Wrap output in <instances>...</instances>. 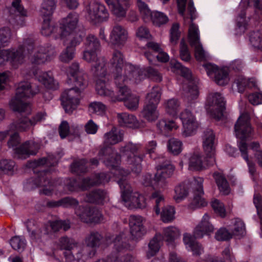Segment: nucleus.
<instances>
[{
  "instance_id": "obj_25",
  "label": "nucleus",
  "mask_w": 262,
  "mask_h": 262,
  "mask_svg": "<svg viewBox=\"0 0 262 262\" xmlns=\"http://www.w3.org/2000/svg\"><path fill=\"white\" fill-rule=\"evenodd\" d=\"M26 47L24 46V42L20 45L18 49H11L7 50L8 61L10 62L12 66L14 68H17L25 61V54Z\"/></svg>"
},
{
  "instance_id": "obj_21",
  "label": "nucleus",
  "mask_w": 262,
  "mask_h": 262,
  "mask_svg": "<svg viewBox=\"0 0 262 262\" xmlns=\"http://www.w3.org/2000/svg\"><path fill=\"white\" fill-rule=\"evenodd\" d=\"M148 50L145 52L144 55L148 60L149 63H151L155 58L158 61L165 62L168 61L169 56L162 51L159 45L154 42H149L146 45Z\"/></svg>"
},
{
  "instance_id": "obj_45",
  "label": "nucleus",
  "mask_w": 262,
  "mask_h": 262,
  "mask_svg": "<svg viewBox=\"0 0 262 262\" xmlns=\"http://www.w3.org/2000/svg\"><path fill=\"white\" fill-rule=\"evenodd\" d=\"M161 89L158 86H154L146 97L145 103L157 106L161 98Z\"/></svg>"
},
{
  "instance_id": "obj_11",
  "label": "nucleus",
  "mask_w": 262,
  "mask_h": 262,
  "mask_svg": "<svg viewBox=\"0 0 262 262\" xmlns=\"http://www.w3.org/2000/svg\"><path fill=\"white\" fill-rule=\"evenodd\" d=\"M120 186L122 198L124 202L130 203L133 206L139 208H144L146 207V202L144 196L137 192H133L132 187L125 178H120L118 181Z\"/></svg>"
},
{
  "instance_id": "obj_58",
  "label": "nucleus",
  "mask_w": 262,
  "mask_h": 262,
  "mask_svg": "<svg viewBox=\"0 0 262 262\" xmlns=\"http://www.w3.org/2000/svg\"><path fill=\"white\" fill-rule=\"evenodd\" d=\"M10 243L13 249L22 251L26 247V241L23 237L15 236L10 239Z\"/></svg>"
},
{
  "instance_id": "obj_55",
  "label": "nucleus",
  "mask_w": 262,
  "mask_h": 262,
  "mask_svg": "<svg viewBox=\"0 0 262 262\" xmlns=\"http://www.w3.org/2000/svg\"><path fill=\"white\" fill-rule=\"evenodd\" d=\"M15 164L11 160L4 159L0 161V171L8 174H12L15 170Z\"/></svg>"
},
{
  "instance_id": "obj_59",
  "label": "nucleus",
  "mask_w": 262,
  "mask_h": 262,
  "mask_svg": "<svg viewBox=\"0 0 262 262\" xmlns=\"http://www.w3.org/2000/svg\"><path fill=\"white\" fill-rule=\"evenodd\" d=\"M245 226L244 223L239 219H235L233 222V228L232 229V236H243L245 233Z\"/></svg>"
},
{
  "instance_id": "obj_7",
  "label": "nucleus",
  "mask_w": 262,
  "mask_h": 262,
  "mask_svg": "<svg viewBox=\"0 0 262 262\" xmlns=\"http://www.w3.org/2000/svg\"><path fill=\"white\" fill-rule=\"evenodd\" d=\"M171 68L172 71L181 74L187 81L183 85V96L186 101L191 104L199 96L198 86L192 81V75L190 70L177 61H171Z\"/></svg>"
},
{
  "instance_id": "obj_4",
  "label": "nucleus",
  "mask_w": 262,
  "mask_h": 262,
  "mask_svg": "<svg viewBox=\"0 0 262 262\" xmlns=\"http://www.w3.org/2000/svg\"><path fill=\"white\" fill-rule=\"evenodd\" d=\"M75 88L65 90L62 94L61 103L65 112L71 114L79 104L82 91L87 86V76L82 73L74 77Z\"/></svg>"
},
{
  "instance_id": "obj_34",
  "label": "nucleus",
  "mask_w": 262,
  "mask_h": 262,
  "mask_svg": "<svg viewBox=\"0 0 262 262\" xmlns=\"http://www.w3.org/2000/svg\"><path fill=\"white\" fill-rule=\"evenodd\" d=\"M102 239L101 235L97 231H92L85 238V243L87 247L92 248L88 254V257L93 256L95 254L94 248L98 247Z\"/></svg>"
},
{
  "instance_id": "obj_6",
  "label": "nucleus",
  "mask_w": 262,
  "mask_h": 262,
  "mask_svg": "<svg viewBox=\"0 0 262 262\" xmlns=\"http://www.w3.org/2000/svg\"><path fill=\"white\" fill-rule=\"evenodd\" d=\"M38 92V88L33 90L30 83L28 81L20 82L16 89L15 97L10 102L11 108L21 114H30L31 112V106L30 104L25 102L24 99L33 96Z\"/></svg>"
},
{
  "instance_id": "obj_35",
  "label": "nucleus",
  "mask_w": 262,
  "mask_h": 262,
  "mask_svg": "<svg viewBox=\"0 0 262 262\" xmlns=\"http://www.w3.org/2000/svg\"><path fill=\"white\" fill-rule=\"evenodd\" d=\"M137 69L139 70L140 71L139 73L142 78L138 82L133 81L134 83L140 82L145 77H148L151 80L157 82H161L162 80V74L157 69L152 67H148L146 68L141 69L137 67Z\"/></svg>"
},
{
  "instance_id": "obj_63",
  "label": "nucleus",
  "mask_w": 262,
  "mask_h": 262,
  "mask_svg": "<svg viewBox=\"0 0 262 262\" xmlns=\"http://www.w3.org/2000/svg\"><path fill=\"white\" fill-rule=\"evenodd\" d=\"M75 51V48L68 46L60 54V60L63 62H69L74 58Z\"/></svg>"
},
{
  "instance_id": "obj_28",
  "label": "nucleus",
  "mask_w": 262,
  "mask_h": 262,
  "mask_svg": "<svg viewBox=\"0 0 262 262\" xmlns=\"http://www.w3.org/2000/svg\"><path fill=\"white\" fill-rule=\"evenodd\" d=\"M106 242L107 244H113V247L118 252H123L130 248L123 233H121L115 236L114 235L107 236L106 237Z\"/></svg>"
},
{
  "instance_id": "obj_3",
  "label": "nucleus",
  "mask_w": 262,
  "mask_h": 262,
  "mask_svg": "<svg viewBox=\"0 0 262 262\" xmlns=\"http://www.w3.org/2000/svg\"><path fill=\"white\" fill-rule=\"evenodd\" d=\"M110 63L113 68V75L115 83H122L126 80L138 82L142 78L137 67L125 63L124 56L119 51L114 52Z\"/></svg>"
},
{
  "instance_id": "obj_40",
  "label": "nucleus",
  "mask_w": 262,
  "mask_h": 262,
  "mask_svg": "<svg viewBox=\"0 0 262 262\" xmlns=\"http://www.w3.org/2000/svg\"><path fill=\"white\" fill-rule=\"evenodd\" d=\"M141 115L143 118L149 122L155 121L159 116V113L157 110V106L145 103L141 112Z\"/></svg>"
},
{
  "instance_id": "obj_20",
  "label": "nucleus",
  "mask_w": 262,
  "mask_h": 262,
  "mask_svg": "<svg viewBox=\"0 0 262 262\" xmlns=\"http://www.w3.org/2000/svg\"><path fill=\"white\" fill-rule=\"evenodd\" d=\"M203 147L207 158H210L211 164H214L215 162L214 158L215 135L211 129H206L202 136Z\"/></svg>"
},
{
  "instance_id": "obj_15",
  "label": "nucleus",
  "mask_w": 262,
  "mask_h": 262,
  "mask_svg": "<svg viewBox=\"0 0 262 262\" xmlns=\"http://www.w3.org/2000/svg\"><path fill=\"white\" fill-rule=\"evenodd\" d=\"M253 2L255 8V19L262 20V0H242L239 4V8L241 9V13L237 18V26L241 32H244L246 29L247 22L245 19V9L247 7L249 3Z\"/></svg>"
},
{
  "instance_id": "obj_30",
  "label": "nucleus",
  "mask_w": 262,
  "mask_h": 262,
  "mask_svg": "<svg viewBox=\"0 0 262 262\" xmlns=\"http://www.w3.org/2000/svg\"><path fill=\"white\" fill-rule=\"evenodd\" d=\"M112 13L116 17L122 18L126 16L128 8L118 0H104Z\"/></svg>"
},
{
  "instance_id": "obj_42",
  "label": "nucleus",
  "mask_w": 262,
  "mask_h": 262,
  "mask_svg": "<svg viewBox=\"0 0 262 262\" xmlns=\"http://www.w3.org/2000/svg\"><path fill=\"white\" fill-rule=\"evenodd\" d=\"M161 236L156 234L148 244V250L146 255L148 258L155 256L159 251L161 245Z\"/></svg>"
},
{
  "instance_id": "obj_19",
  "label": "nucleus",
  "mask_w": 262,
  "mask_h": 262,
  "mask_svg": "<svg viewBox=\"0 0 262 262\" xmlns=\"http://www.w3.org/2000/svg\"><path fill=\"white\" fill-rule=\"evenodd\" d=\"M86 11L88 18L94 23L105 21L109 17V13L105 6L98 2L91 3Z\"/></svg>"
},
{
  "instance_id": "obj_64",
  "label": "nucleus",
  "mask_w": 262,
  "mask_h": 262,
  "mask_svg": "<svg viewBox=\"0 0 262 262\" xmlns=\"http://www.w3.org/2000/svg\"><path fill=\"white\" fill-rule=\"evenodd\" d=\"M250 40L254 47L257 48H262V29L252 33Z\"/></svg>"
},
{
  "instance_id": "obj_37",
  "label": "nucleus",
  "mask_w": 262,
  "mask_h": 262,
  "mask_svg": "<svg viewBox=\"0 0 262 262\" xmlns=\"http://www.w3.org/2000/svg\"><path fill=\"white\" fill-rule=\"evenodd\" d=\"M183 241L186 248H189L194 255H200L203 252V248L190 234L185 233L183 235Z\"/></svg>"
},
{
  "instance_id": "obj_29",
  "label": "nucleus",
  "mask_w": 262,
  "mask_h": 262,
  "mask_svg": "<svg viewBox=\"0 0 262 262\" xmlns=\"http://www.w3.org/2000/svg\"><path fill=\"white\" fill-rule=\"evenodd\" d=\"M79 20L78 15L76 13H70L67 17L62 20L60 27V34H65L67 32L74 31L76 28Z\"/></svg>"
},
{
  "instance_id": "obj_49",
  "label": "nucleus",
  "mask_w": 262,
  "mask_h": 262,
  "mask_svg": "<svg viewBox=\"0 0 262 262\" xmlns=\"http://www.w3.org/2000/svg\"><path fill=\"white\" fill-rule=\"evenodd\" d=\"M31 126L33 125L31 119L27 117H23L13 122L11 127L16 130L24 132L29 129Z\"/></svg>"
},
{
  "instance_id": "obj_5",
  "label": "nucleus",
  "mask_w": 262,
  "mask_h": 262,
  "mask_svg": "<svg viewBox=\"0 0 262 262\" xmlns=\"http://www.w3.org/2000/svg\"><path fill=\"white\" fill-rule=\"evenodd\" d=\"M24 46L26 47L30 61L34 64H43L51 61L56 55L54 46L47 44L35 46L31 38L24 40Z\"/></svg>"
},
{
  "instance_id": "obj_61",
  "label": "nucleus",
  "mask_w": 262,
  "mask_h": 262,
  "mask_svg": "<svg viewBox=\"0 0 262 262\" xmlns=\"http://www.w3.org/2000/svg\"><path fill=\"white\" fill-rule=\"evenodd\" d=\"M139 97L134 94L130 95L124 100V105L130 111L136 110L139 106Z\"/></svg>"
},
{
  "instance_id": "obj_51",
  "label": "nucleus",
  "mask_w": 262,
  "mask_h": 262,
  "mask_svg": "<svg viewBox=\"0 0 262 262\" xmlns=\"http://www.w3.org/2000/svg\"><path fill=\"white\" fill-rule=\"evenodd\" d=\"M56 8L55 0H43L40 12L43 17H50Z\"/></svg>"
},
{
  "instance_id": "obj_16",
  "label": "nucleus",
  "mask_w": 262,
  "mask_h": 262,
  "mask_svg": "<svg viewBox=\"0 0 262 262\" xmlns=\"http://www.w3.org/2000/svg\"><path fill=\"white\" fill-rule=\"evenodd\" d=\"M207 75L219 85L228 83L230 78L229 71L226 68H219L214 64L206 63L203 65Z\"/></svg>"
},
{
  "instance_id": "obj_33",
  "label": "nucleus",
  "mask_w": 262,
  "mask_h": 262,
  "mask_svg": "<svg viewBox=\"0 0 262 262\" xmlns=\"http://www.w3.org/2000/svg\"><path fill=\"white\" fill-rule=\"evenodd\" d=\"M95 75L99 77L96 80V90L98 94L111 98L113 94V91L110 89L109 85L106 83L107 80L105 77L106 74L103 75L100 74L99 71V74H95Z\"/></svg>"
},
{
  "instance_id": "obj_41",
  "label": "nucleus",
  "mask_w": 262,
  "mask_h": 262,
  "mask_svg": "<svg viewBox=\"0 0 262 262\" xmlns=\"http://www.w3.org/2000/svg\"><path fill=\"white\" fill-rule=\"evenodd\" d=\"M180 102L174 98L167 100L164 103V107L166 112L173 117L177 116L180 110Z\"/></svg>"
},
{
  "instance_id": "obj_12",
  "label": "nucleus",
  "mask_w": 262,
  "mask_h": 262,
  "mask_svg": "<svg viewBox=\"0 0 262 262\" xmlns=\"http://www.w3.org/2000/svg\"><path fill=\"white\" fill-rule=\"evenodd\" d=\"M206 109L212 117L216 119L221 118L225 110V101L222 95L219 92L210 93L208 96Z\"/></svg>"
},
{
  "instance_id": "obj_39",
  "label": "nucleus",
  "mask_w": 262,
  "mask_h": 262,
  "mask_svg": "<svg viewBox=\"0 0 262 262\" xmlns=\"http://www.w3.org/2000/svg\"><path fill=\"white\" fill-rule=\"evenodd\" d=\"M107 198L106 192L101 189H95L88 193L85 201L89 203H102Z\"/></svg>"
},
{
  "instance_id": "obj_18",
  "label": "nucleus",
  "mask_w": 262,
  "mask_h": 262,
  "mask_svg": "<svg viewBox=\"0 0 262 262\" xmlns=\"http://www.w3.org/2000/svg\"><path fill=\"white\" fill-rule=\"evenodd\" d=\"M157 168V172L154 178V185L157 188H164L166 186V179L172 174L174 167L169 161H166L159 165Z\"/></svg>"
},
{
  "instance_id": "obj_50",
  "label": "nucleus",
  "mask_w": 262,
  "mask_h": 262,
  "mask_svg": "<svg viewBox=\"0 0 262 262\" xmlns=\"http://www.w3.org/2000/svg\"><path fill=\"white\" fill-rule=\"evenodd\" d=\"M160 211L161 220L165 223L171 222L174 219L175 211L173 207L169 205L165 206Z\"/></svg>"
},
{
  "instance_id": "obj_38",
  "label": "nucleus",
  "mask_w": 262,
  "mask_h": 262,
  "mask_svg": "<svg viewBox=\"0 0 262 262\" xmlns=\"http://www.w3.org/2000/svg\"><path fill=\"white\" fill-rule=\"evenodd\" d=\"M129 81L134 83L133 80H126L122 83H115L117 87L119 88L118 94L117 96H116L113 93L112 96L111 97L112 101H124V100H125L130 95L132 94L130 90L126 86V84Z\"/></svg>"
},
{
  "instance_id": "obj_26",
  "label": "nucleus",
  "mask_w": 262,
  "mask_h": 262,
  "mask_svg": "<svg viewBox=\"0 0 262 262\" xmlns=\"http://www.w3.org/2000/svg\"><path fill=\"white\" fill-rule=\"evenodd\" d=\"M40 148L38 143L34 141H27L15 149V154L19 158L26 159L30 155H35Z\"/></svg>"
},
{
  "instance_id": "obj_56",
  "label": "nucleus",
  "mask_w": 262,
  "mask_h": 262,
  "mask_svg": "<svg viewBox=\"0 0 262 262\" xmlns=\"http://www.w3.org/2000/svg\"><path fill=\"white\" fill-rule=\"evenodd\" d=\"M199 124L196 121L183 124L182 136L187 137L193 135L198 128Z\"/></svg>"
},
{
  "instance_id": "obj_60",
  "label": "nucleus",
  "mask_w": 262,
  "mask_h": 262,
  "mask_svg": "<svg viewBox=\"0 0 262 262\" xmlns=\"http://www.w3.org/2000/svg\"><path fill=\"white\" fill-rule=\"evenodd\" d=\"M86 162L85 159L74 161L71 165L72 171L77 174L85 172L87 170V167L85 166Z\"/></svg>"
},
{
  "instance_id": "obj_32",
  "label": "nucleus",
  "mask_w": 262,
  "mask_h": 262,
  "mask_svg": "<svg viewBox=\"0 0 262 262\" xmlns=\"http://www.w3.org/2000/svg\"><path fill=\"white\" fill-rule=\"evenodd\" d=\"M34 74L37 80L47 89L54 90L58 88V83L54 80L50 72L39 71Z\"/></svg>"
},
{
  "instance_id": "obj_43",
  "label": "nucleus",
  "mask_w": 262,
  "mask_h": 262,
  "mask_svg": "<svg viewBox=\"0 0 262 262\" xmlns=\"http://www.w3.org/2000/svg\"><path fill=\"white\" fill-rule=\"evenodd\" d=\"M213 176L220 191L224 194H228L229 193V186L225 177L218 172H214Z\"/></svg>"
},
{
  "instance_id": "obj_10",
  "label": "nucleus",
  "mask_w": 262,
  "mask_h": 262,
  "mask_svg": "<svg viewBox=\"0 0 262 262\" xmlns=\"http://www.w3.org/2000/svg\"><path fill=\"white\" fill-rule=\"evenodd\" d=\"M110 176L105 173H100L93 176L91 178H86L77 181L75 179H70L67 184L68 189L71 191L78 190H86L91 187L104 184L109 181Z\"/></svg>"
},
{
  "instance_id": "obj_48",
  "label": "nucleus",
  "mask_w": 262,
  "mask_h": 262,
  "mask_svg": "<svg viewBox=\"0 0 262 262\" xmlns=\"http://www.w3.org/2000/svg\"><path fill=\"white\" fill-rule=\"evenodd\" d=\"M180 235V231L176 227L169 226L163 229V237L167 242H173Z\"/></svg>"
},
{
  "instance_id": "obj_1",
  "label": "nucleus",
  "mask_w": 262,
  "mask_h": 262,
  "mask_svg": "<svg viewBox=\"0 0 262 262\" xmlns=\"http://www.w3.org/2000/svg\"><path fill=\"white\" fill-rule=\"evenodd\" d=\"M141 145L127 142L121 145L119 148L120 154H116L104 161V164L108 168L114 169V174L118 178H125L130 173V170H124L119 167L121 162V156L124 158L123 163L127 165L130 170L135 173L141 171V162L145 157L143 154L136 155L141 148Z\"/></svg>"
},
{
  "instance_id": "obj_22",
  "label": "nucleus",
  "mask_w": 262,
  "mask_h": 262,
  "mask_svg": "<svg viewBox=\"0 0 262 262\" xmlns=\"http://www.w3.org/2000/svg\"><path fill=\"white\" fill-rule=\"evenodd\" d=\"M128 37V31L122 25L116 24L112 29L110 35L111 42L118 46H123L127 41Z\"/></svg>"
},
{
  "instance_id": "obj_54",
  "label": "nucleus",
  "mask_w": 262,
  "mask_h": 262,
  "mask_svg": "<svg viewBox=\"0 0 262 262\" xmlns=\"http://www.w3.org/2000/svg\"><path fill=\"white\" fill-rule=\"evenodd\" d=\"M182 142L176 138H171L168 140L167 147L169 152L174 155H179L182 150Z\"/></svg>"
},
{
  "instance_id": "obj_17",
  "label": "nucleus",
  "mask_w": 262,
  "mask_h": 262,
  "mask_svg": "<svg viewBox=\"0 0 262 262\" xmlns=\"http://www.w3.org/2000/svg\"><path fill=\"white\" fill-rule=\"evenodd\" d=\"M98 51L85 49L83 52V59L93 65L92 71L95 74H100L103 75L106 73V62L104 58L98 57Z\"/></svg>"
},
{
  "instance_id": "obj_14",
  "label": "nucleus",
  "mask_w": 262,
  "mask_h": 262,
  "mask_svg": "<svg viewBox=\"0 0 262 262\" xmlns=\"http://www.w3.org/2000/svg\"><path fill=\"white\" fill-rule=\"evenodd\" d=\"M75 214L82 222L86 223H99L103 221L101 212L89 206H78L75 208Z\"/></svg>"
},
{
  "instance_id": "obj_53",
  "label": "nucleus",
  "mask_w": 262,
  "mask_h": 262,
  "mask_svg": "<svg viewBox=\"0 0 262 262\" xmlns=\"http://www.w3.org/2000/svg\"><path fill=\"white\" fill-rule=\"evenodd\" d=\"M84 46L85 49L99 51L100 48V43L95 35L89 34L85 38Z\"/></svg>"
},
{
  "instance_id": "obj_36",
  "label": "nucleus",
  "mask_w": 262,
  "mask_h": 262,
  "mask_svg": "<svg viewBox=\"0 0 262 262\" xmlns=\"http://www.w3.org/2000/svg\"><path fill=\"white\" fill-rule=\"evenodd\" d=\"M117 120L120 125L129 127H138L139 123L137 118L133 115L127 113H118Z\"/></svg>"
},
{
  "instance_id": "obj_9",
  "label": "nucleus",
  "mask_w": 262,
  "mask_h": 262,
  "mask_svg": "<svg viewBox=\"0 0 262 262\" xmlns=\"http://www.w3.org/2000/svg\"><path fill=\"white\" fill-rule=\"evenodd\" d=\"M58 247L63 250V254L67 261H80L84 256V250L74 239L67 236L59 238Z\"/></svg>"
},
{
  "instance_id": "obj_62",
  "label": "nucleus",
  "mask_w": 262,
  "mask_h": 262,
  "mask_svg": "<svg viewBox=\"0 0 262 262\" xmlns=\"http://www.w3.org/2000/svg\"><path fill=\"white\" fill-rule=\"evenodd\" d=\"M188 194L187 187L185 184H181L175 188L174 199L176 202H179Z\"/></svg>"
},
{
  "instance_id": "obj_52",
  "label": "nucleus",
  "mask_w": 262,
  "mask_h": 262,
  "mask_svg": "<svg viewBox=\"0 0 262 262\" xmlns=\"http://www.w3.org/2000/svg\"><path fill=\"white\" fill-rule=\"evenodd\" d=\"M203 193L194 191V197L189 205V208L191 209H195L206 206L207 202L205 199L203 198Z\"/></svg>"
},
{
  "instance_id": "obj_57",
  "label": "nucleus",
  "mask_w": 262,
  "mask_h": 262,
  "mask_svg": "<svg viewBox=\"0 0 262 262\" xmlns=\"http://www.w3.org/2000/svg\"><path fill=\"white\" fill-rule=\"evenodd\" d=\"M158 128L161 132H168L172 129H177L179 126L173 120L167 121L165 119L160 120L157 124Z\"/></svg>"
},
{
  "instance_id": "obj_23",
  "label": "nucleus",
  "mask_w": 262,
  "mask_h": 262,
  "mask_svg": "<svg viewBox=\"0 0 262 262\" xmlns=\"http://www.w3.org/2000/svg\"><path fill=\"white\" fill-rule=\"evenodd\" d=\"M143 219L139 215H130L129 219L130 232L134 239H139L145 233Z\"/></svg>"
},
{
  "instance_id": "obj_8",
  "label": "nucleus",
  "mask_w": 262,
  "mask_h": 262,
  "mask_svg": "<svg viewBox=\"0 0 262 262\" xmlns=\"http://www.w3.org/2000/svg\"><path fill=\"white\" fill-rule=\"evenodd\" d=\"M249 116L247 114H242L235 124L236 136L241 139L238 147L241 155L245 160H248V146L244 140L250 136L252 128L249 122Z\"/></svg>"
},
{
  "instance_id": "obj_31",
  "label": "nucleus",
  "mask_w": 262,
  "mask_h": 262,
  "mask_svg": "<svg viewBox=\"0 0 262 262\" xmlns=\"http://www.w3.org/2000/svg\"><path fill=\"white\" fill-rule=\"evenodd\" d=\"M207 160V163L203 160V157L200 153H193L189 159V168L191 170H201L206 168L207 166L212 165L211 164L210 158Z\"/></svg>"
},
{
  "instance_id": "obj_47",
  "label": "nucleus",
  "mask_w": 262,
  "mask_h": 262,
  "mask_svg": "<svg viewBox=\"0 0 262 262\" xmlns=\"http://www.w3.org/2000/svg\"><path fill=\"white\" fill-rule=\"evenodd\" d=\"M150 200L155 203L154 210L157 215L160 213L161 208L164 207L165 199L163 194L159 191H155L152 192L150 196Z\"/></svg>"
},
{
  "instance_id": "obj_2",
  "label": "nucleus",
  "mask_w": 262,
  "mask_h": 262,
  "mask_svg": "<svg viewBox=\"0 0 262 262\" xmlns=\"http://www.w3.org/2000/svg\"><path fill=\"white\" fill-rule=\"evenodd\" d=\"M187 0H177L179 13L183 17L184 21L190 18L191 21L196 18L195 9L192 2L190 1L185 13V6ZM188 38L190 45L195 48V56L198 60H203L205 58V53L200 42L199 31L198 26L191 22L188 29Z\"/></svg>"
},
{
  "instance_id": "obj_44",
  "label": "nucleus",
  "mask_w": 262,
  "mask_h": 262,
  "mask_svg": "<svg viewBox=\"0 0 262 262\" xmlns=\"http://www.w3.org/2000/svg\"><path fill=\"white\" fill-rule=\"evenodd\" d=\"M67 33V34H60V37L63 40L64 42H69V47L74 48V47L80 43L82 40V38L80 35L75 32V31Z\"/></svg>"
},
{
  "instance_id": "obj_24",
  "label": "nucleus",
  "mask_w": 262,
  "mask_h": 262,
  "mask_svg": "<svg viewBox=\"0 0 262 262\" xmlns=\"http://www.w3.org/2000/svg\"><path fill=\"white\" fill-rule=\"evenodd\" d=\"M210 216L205 213L201 221L195 227L193 234L195 238H201L205 235H209L214 231V227L209 222Z\"/></svg>"
},
{
  "instance_id": "obj_27",
  "label": "nucleus",
  "mask_w": 262,
  "mask_h": 262,
  "mask_svg": "<svg viewBox=\"0 0 262 262\" xmlns=\"http://www.w3.org/2000/svg\"><path fill=\"white\" fill-rule=\"evenodd\" d=\"M50 175L48 172H42L35 180V183L37 186L43 187V188L40 190L39 193L46 195L52 194L54 186L53 183L49 180Z\"/></svg>"
},
{
  "instance_id": "obj_46",
  "label": "nucleus",
  "mask_w": 262,
  "mask_h": 262,
  "mask_svg": "<svg viewBox=\"0 0 262 262\" xmlns=\"http://www.w3.org/2000/svg\"><path fill=\"white\" fill-rule=\"evenodd\" d=\"M234 84L239 93L243 92L246 87L252 88L256 86V82L254 79H247L243 76L237 77L234 81Z\"/></svg>"
},
{
  "instance_id": "obj_13",
  "label": "nucleus",
  "mask_w": 262,
  "mask_h": 262,
  "mask_svg": "<svg viewBox=\"0 0 262 262\" xmlns=\"http://www.w3.org/2000/svg\"><path fill=\"white\" fill-rule=\"evenodd\" d=\"M123 140V134L116 127L113 126L110 131L103 135V143L106 146L100 150L98 153L99 158L100 159L102 156H106L113 151L114 149L110 146L118 144Z\"/></svg>"
}]
</instances>
